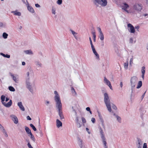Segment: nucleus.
Wrapping results in <instances>:
<instances>
[{
	"label": "nucleus",
	"mask_w": 148,
	"mask_h": 148,
	"mask_svg": "<svg viewBox=\"0 0 148 148\" xmlns=\"http://www.w3.org/2000/svg\"><path fill=\"white\" fill-rule=\"evenodd\" d=\"M55 94L54 100L56 102V107L58 109V115L61 120L64 119V118L62 111V104L60 96L56 91H54Z\"/></svg>",
	"instance_id": "1"
},
{
	"label": "nucleus",
	"mask_w": 148,
	"mask_h": 148,
	"mask_svg": "<svg viewBox=\"0 0 148 148\" xmlns=\"http://www.w3.org/2000/svg\"><path fill=\"white\" fill-rule=\"evenodd\" d=\"M104 96V102L108 111L110 112H111V106L113 109L115 110H116L117 108L116 106L114 104L111 103L108 94L107 93H105Z\"/></svg>",
	"instance_id": "2"
},
{
	"label": "nucleus",
	"mask_w": 148,
	"mask_h": 148,
	"mask_svg": "<svg viewBox=\"0 0 148 148\" xmlns=\"http://www.w3.org/2000/svg\"><path fill=\"white\" fill-rule=\"evenodd\" d=\"M99 131L100 133L101 138L104 145V147H107L106 145L107 143L106 142V139L105 137L103 131L101 127H99Z\"/></svg>",
	"instance_id": "3"
},
{
	"label": "nucleus",
	"mask_w": 148,
	"mask_h": 148,
	"mask_svg": "<svg viewBox=\"0 0 148 148\" xmlns=\"http://www.w3.org/2000/svg\"><path fill=\"white\" fill-rule=\"evenodd\" d=\"M138 78L136 76H133L130 79V83L131 84V89L132 90V92L133 89L135 87V85L138 81Z\"/></svg>",
	"instance_id": "4"
},
{
	"label": "nucleus",
	"mask_w": 148,
	"mask_h": 148,
	"mask_svg": "<svg viewBox=\"0 0 148 148\" xmlns=\"http://www.w3.org/2000/svg\"><path fill=\"white\" fill-rule=\"evenodd\" d=\"M134 9L137 11H140L142 9V5L141 4H135L133 6Z\"/></svg>",
	"instance_id": "5"
},
{
	"label": "nucleus",
	"mask_w": 148,
	"mask_h": 148,
	"mask_svg": "<svg viewBox=\"0 0 148 148\" xmlns=\"http://www.w3.org/2000/svg\"><path fill=\"white\" fill-rule=\"evenodd\" d=\"M127 27L129 28L128 29L131 33H134L135 32L134 27L131 24L128 23L127 24Z\"/></svg>",
	"instance_id": "6"
},
{
	"label": "nucleus",
	"mask_w": 148,
	"mask_h": 148,
	"mask_svg": "<svg viewBox=\"0 0 148 148\" xmlns=\"http://www.w3.org/2000/svg\"><path fill=\"white\" fill-rule=\"evenodd\" d=\"M10 116L12 118V120L15 124H16L18 123V119L15 115L12 114L10 115Z\"/></svg>",
	"instance_id": "7"
},
{
	"label": "nucleus",
	"mask_w": 148,
	"mask_h": 148,
	"mask_svg": "<svg viewBox=\"0 0 148 148\" xmlns=\"http://www.w3.org/2000/svg\"><path fill=\"white\" fill-rule=\"evenodd\" d=\"M78 143L80 148H82L83 146V142L82 140L79 137H77Z\"/></svg>",
	"instance_id": "8"
},
{
	"label": "nucleus",
	"mask_w": 148,
	"mask_h": 148,
	"mask_svg": "<svg viewBox=\"0 0 148 148\" xmlns=\"http://www.w3.org/2000/svg\"><path fill=\"white\" fill-rule=\"evenodd\" d=\"M97 112L98 113V115L99 119L100 121L101 122V125L103 127H104V124L103 123L104 121L101 115V114L100 113V112H99V111L97 110Z\"/></svg>",
	"instance_id": "9"
},
{
	"label": "nucleus",
	"mask_w": 148,
	"mask_h": 148,
	"mask_svg": "<svg viewBox=\"0 0 148 148\" xmlns=\"http://www.w3.org/2000/svg\"><path fill=\"white\" fill-rule=\"evenodd\" d=\"M104 82L109 86L111 89H112V88L110 82L105 77L104 78Z\"/></svg>",
	"instance_id": "10"
},
{
	"label": "nucleus",
	"mask_w": 148,
	"mask_h": 148,
	"mask_svg": "<svg viewBox=\"0 0 148 148\" xmlns=\"http://www.w3.org/2000/svg\"><path fill=\"white\" fill-rule=\"evenodd\" d=\"M12 103V101L11 100H10V101L7 103H6L5 102H4L3 104L6 107H10Z\"/></svg>",
	"instance_id": "11"
},
{
	"label": "nucleus",
	"mask_w": 148,
	"mask_h": 148,
	"mask_svg": "<svg viewBox=\"0 0 148 148\" xmlns=\"http://www.w3.org/2000/svg\"><path fill=\"white\" fill-rule=\"evenodd\" d=\"M18 105L20 109L22 111H24L25 109L24 106H23L22 103L21 102H19L18 103Z\"/></svg>",
	"instance_id": "12"
},
{
	"label": "nucleus",
	"mask_w": 148,
	"mask_h": 148,
	"mask_svg": "<svg viewBox=\"0 0 148 148\" xmlns=\"http://www.w3.org/2000/svg\"><path fill=\"white\" fill-rule=\"evenodd\" d=\"M93 3L97 7L99 6V4L101 5V0H93Z\"/></svg>",
	"instance_id": "13"
},
{
	"label": "nucleus",
	"mask_w": 148,
	"mask_h": 148,
	"mask_svg": "<svg viewBox=\"0 0 148 148\" xmlns=\"http://www.w3.org/2000/svg\"><path fill=\"white\" fill-rule=\"evenodd\" d=\"M27 7L28 10L29 12L32 13H34V11L33 8H32V7H31V6H29V4L28 3H27Z\"/></svg>",
	"instance_id": "14"
},
{
	"label": "nucleus",
	"mask_w": 148,
	"mask_h": 148,
	"mask_svg": "<svg viewBox=\"0 0 148 148\" xmlns=\"http://www.w3.org/2000/svg\"><path fill=\"white\" fill-rule=\"evenodd\" d=\"M56 126L58 128H59L60 127L62 126V122L60 121L58 119H57L56 121Z\"/></svg>",
	"instance_id": "15"
},
{
	"label": "nucleus",
	"mask_w": 148,
	"mask_h": 148,
	"mask_svg": "<svg viewBox=\"0 0 148 148\" xmlns=\"http://www.w3.org/2000/svg\"><path fill=\"white\" fill-rule=\"evenodd\" d=\"M11 13H13L14 15L18 16H21V13L20 12H18V10H16L14 11H12Z\"/></svg>",
	"instance_id": "16"
},
{
	"label": "nucleus",
	"mask_w": 148,
	"mask_h": 148,
	"mask_svg": "<svg viewBox=\"0 0 148 148\" xmlns=\"http://www.w3.org/2000/svg\"><path fill=\"white\" fill-rule=\"evenodd\" d=\"M107 4V0H101V5L102 6H105Z\"/></svg>",
	"instance_id": "17"
},
{
	"label": "nucleus",
	"mask_w": 148,
	"mask_h": 148,
	"mask_svg": "<svg viewBox=\"0 0 148 148\" xmlns=\"http://www.w3.org/2000/svg\"><path fill=\"white\" fill-rule=\"evenodd\" d=\"M25 130L27 134H29L32 133L31 130L27 126H25Z\"/></svg>",
	"instance_id": "18"
},
{
	"label": "nucleus",
	"mask_w": 148,
	"mask_h": 148,
	"mask_svg": "<svg viewBox=\"0 0 148 148\" xmlns=\"http://www.w3.org/2000/svg\"><path fill=\"white\" fill-rule=\"evenodd\" d=\"M113 115L116 118L117 120L119 123H121V118L120 116L116 115L114 113L113 114Z\"/></svg>",
	"instance_id": "19"
},
{
	"label": "nucleus",
	"mask_w": 148,
	"mask_h": 148,
	"mask_svg": "<svg viewBox=\"0 0 148 148\" xmlns=\"http://www.w3.org/2000/svg\"><path fill=\"white\" fill-rule=\"evenodd\" d=\"M123 4L124 5L123 6H122L123 7L122 9L123 10H124V9H126L127 8H128L129 7V5L126 3H123Z\"/></svg>",
	"instance_id": "20"
},
{
	"label": "nucleus",
	"mask_w": 148,
	"mask_h": 148,
	"mask_svg": "<svg viewBox=\"0 0 148 148\" xmlns=\"http://www.w3.org/2000/svg\"><path fill=\"white\" fill-rule=\"evenodd\" d=\"M25 83L26 85V87H29V86L31 85L30 83L29 82V78H26Z\"/></svg>",
	"instance_id": "21"
},
{
	"label": "nucleus",
	"mask_w": 148,
	"mask_h": 148,
	"mask_svg": "<svg viewBox=\"0 0 148 148\" xmlns=\"http://www.w3.org/2000/svg\"><path fill=\"white\" fill-rule=\"evenodd\" d=\"M0 55L1 56H2L6 58H10V55L7 54L5 55L2 53H0Z\"/></svg>",
	"instance_id": "22"
},
{
	"label": "nucleus",
	"mask_w": 148,
	"mask_h": 148,
	"mask_svg": "<svg viewBox=\"0 0 148 148\" xmlns=\"http://www.w3.org/2000/svg\"><path fill=\"white\" fill-rule=\"evenodd\" d=\"M99 38L101 40H104V36L103 33H99Z\"/></svg>",
	"instance_id": "23"
},
{
	"label": "nucleus",
	"mask_w": 148,
	"mask_h": 148,
	"mask_svg": "<svg viewBox=\"0 0 148 148\" xmlns=\"http://www.w3.org/2000/svg\"><path fill=\"white\" fill-rule=\"evenodd\" d=\"M29 86V87H27V88L29 90V91L31 93H33V91L32 85H31Z\"/></svg>",
	"instance_id": "24"
},
{
	"label": "nucleus",
	"mask_w": 148,
	"mask_h": 148,
	"mask_svg": "<svg viewBox=\"0 0 148 148\" xmlns=\"http://www.w3.org/2000/svg\"><path fill=\"white\" fill-rule=\"evenodd\" d=\"M142 85V82L141 81H139L138 83V85L136 87L137 88H140Z\"/></svg>",
	"instance_id": "25"
},
{
	"label": "nucleus",
	"mask_w": 148,
	"mask_h": 148,
	"mask_svg": "<svg viewBox=\"0 0 148 148\" xmlns=\"http://www.w3.org/2000/svg\"><path fill=\"white\" fill-rule=\"evenodd\" d=\"M5 97L4 95H2L1 97V102L3 104V103L5 102L4 101L5 100Z\"/></svg>",
	"instance_id": "26"
},
{
	"label": "nucleus",
	"mask_w": 148,
	"mask_h": 148,
	"mask_svg": "<svg viewBox=\"0 0 148 148\" xmlns=\"http://www.w3.org/2000/svg\"><path fill=\"white\" fill-rule=\"evenodd\" d=\"M24 52L26 54H32V52L31 50L24 51Z\"/></svg>",
	"instance_id": "27"
},
{
	"label": "nucleus",
	"mask_w": 148,
	"mask_h": 148,
	"mask_svg": "<svg viewBox=\"0 0 148 148\" xmlns=\"http://www.w3.org/2000/svg\"><path fill=\"white\" fill-rule=\"evenodd\" d=\"M29 134L30 135V138L34 142H35V139L33 135L32 134V133Z\"/></svg>",
	"instance_id": "28"
},
{
	"label": "nucleus",
	"mask_w": 148,
	"mask_h": 148,
	"mask_svg": "<svg viewBox=\"0 0 148 148\" xmlns=\"http://www.w3.org/2000/svg\"><path fill=\"white\" fill-rule=\"evenodd\" d=\"M8 35L5 32H4L3 33V35H2V36L3 38L4 39H6L7 38V37L8 36Z\"/></svg>",
	"instance_id": "29"
},
{
	"label": "nucleus",
	"mask_w": 148,
	"mask_h": 148,
	"mask_svg": "<svg viewBox=\"0 0 148 148\" xmlns=\"http://www.w3.org/2000/svg\"><path fill=\"white\" fill-rule=\"evenodd\" d=\"M71 90L72 93L73 94H74L75 95H77L76 92L75 91V89H74V88H73V87H71Z\"/></svg>",
	"instance_id": "30"
},
{
	"label": "nucleus",
	"mask_w": 148,
	"mask_h": 148,
	"mask_svg": "<svg viewBox=\"0 0 148 148\" xmlns=\"http://www.w3.org/2000/svg\"><path fill=\"white\" fill-rule=\"evenodd\" d=\"M9 90L11 91L14 92L15 91L14 88L12 86H10L8 87Z\"/></svg>",
	"instance_id": "31"
},
{
	"label": "nucleus",
	"mask_w": 148,
	"mask_h": 148,
	"mask_svg": "<svg viewBox=\"0 0 148 148\" xmlns=\"http://www.w3.org/2000/svg\"><path fill=\"white\" fill-rule=\"evenodd\" d=\"M30 126L32 128V129L34 131H36L37 129L32 124H30Z\"/></svg>",
	"instance_id": "32"
},
{
	"label": "nucleus",
	"mask_w": 148,
	"mask_h": 148,
	"mask_svg": "<svg viewBox=\"0 0 148 148\" xmlns=\"http://www.w3.org/2000/svg\"><path fill=\"white\" fill-rule=\"evenodd\" d=\"M145 66H143L142 67L141 71L142 74H145Z\"/></svg>",
	"instance_id": "33"
},
{
	"label": "nucleus",
	"mask_w": 148,
	"mask_h": 148,
	"mask_svg": "<svg viewBox=\"0 0 148 148\" xmlns=\"http://www.w3.org/2000/svg\"><path fill=\"white\" fill-rule=\"evenodd\" d=\"M36 64L37 66L39 67H41L42 64L41 63H40L39 62H36Z\"/></svg>",
	"instance_id": "34"
},
{
	"label": "nucleus",
	"mask_w": 148,
	"mask_h": 148,
	"mask_svg": "<svg viewBox=\"0 0 148 148\" xmlns=\"http://www.w3.org/2000/svg\"><path fill=\"white\" fill-rule=\"evenodd\" d=\"M128 62H125L124 63V67L125 69H128Z\"/></svg>",
	"instance_id": "35"
},
{
	"label": "nucleus",
	"mask_w": 148,
	"mask_h": 148,
	"mask_svg": "<svg viewBox=\"0 0 148 148\" xmlns=\"http://www.w3.org/2000/svg\"><path fill=\"white\" fill-rule=\"evenodd\" d=\"M76 123L77 126L78 128L80 127L82 125V123H80V122H79L77 123Z\"/></svg>",
	"instance_id": "36"
},
{
	"label": "nucleus",
	"mask_w": 148,
	"mask_h": 148,
	"mask_svg": "<svg viewBox=\"0 0 148 148\" xmlns=\"http://www.w3.org/2000/svg\"><path fill=\"white\" fill-rule=\"evenodd\" d=\"M133 56L132 57V58H131L130 59V65L131 66H132V64H133Z\"/></svg>",
	"instance_id": "37"
},
{
	"label": "nucleus",
	"mask_w": 148,
	"mask_h": 148,
	"mask_svg": "<svg viewBox=\"0 0 148 148\" xmlns=\"http://www.w3.org/2000/svg\"><path fill=\"white\" fill-rule=\"evenodd\" d=\"M12 78L15 81V82L16 83H17L18 82V80H16V78L14 76H13V77H12Z\"/></svg>",
	"instance_id": "38"
},
{
	"label": "nucleus",
	"mask_w": 148,
	"mask_h": 148,
	"mask_svg": "<svg viewBox=\"0 0 148 148\" xmlns=\"http://www.w3.org/2000/svg\"><path fill=\"white\" fill-rule=\"evenodd\" d=\"M70 31L71 32H72V34L74 36H75V35H76L77 34V33H76L74 31H73L71 29H70Z\"/></svg>",
	"instance_id": "39"
},
{
	"label": "nucleus",
	"mask_w": 148,
	"mask_h": 148,
	"mask_svg": "<svg viewBox=\"0 0 148 148\" xmlns=\"http://www.w3.org/2000/svg\"><path fill=\"white\" fill-rule=\"evenodd\" d=\"M94 54L95 55L96 57V58L97 59H99V56L98 53H97V51L95 52Z\"/></svg>",
	"instance_id": "40"
},
{
	"label": "nucleus",
	"mask_w": 148,
	"mask_h": 148,
	"mask_svg": "<svg viewBox=\"0 0 148 148\" xmlns=\"http://www.w3.org/2000/svg\"><path fill=\"white\" fill-rule=\"evenodd\" d=\"M82 122L83 123H86V120L85 119L84 117H82Z\"/></svg>",
	"instance_id": "41"
},
{
	"label": "nucleus",
	"mask_w": 148,
	"mask_h": 148,
	"mask_svg": "<svg viewBox=\"0 0 148 148\" xmlns=\"http://www.w3.org/2000/svg\"><path fill=\"white\" fill-rule=\"evenodd\" d=\"M62 2V0H58L57 1V3L58 5H60Z\"/></svg>",
	"instance_id": "42"
},
{
	"label": "nucleus",
	"mask_w": 148,
	"mask_h": 148,
	"mask_svg": "<svg viewBox=\"0 0 148 148\" xmlns=\"http://www.w3.org/2000/svg\"><path fill=\"white\" fill-rule=\"evenodd\" d=\"M52 12L53 14H56V9L55 8H53L52 10Z\"/></svg>",
	"instance_id": "43"
},
{
	"label": "nucleus",
	"mask_w": 148,
	"mask_h": 148,
	"mask_svg": "<svg viewBox=\"0 0 148 148\" xmlns=\"http://www.w3.org/2000/svg\"><path fill=\"white\" fill-rule=\"evenodd\" d=\"M91 121L93 123H94L95 122V119L94 118H92Z\"/></svg>",
	"instance_id": "44"
},
{
	"label": "nucleus",
	"mask_w": 148,
	"mask_h": 148,
	"mask_svg": "<svg viewBox=\"0 0 148 148\" xmlns=\"http://www.w3.org/2000/svg\"><path fill=\"white\" fill-rule=\"evenodd\" d=\"M133 39L132 38H131L130 39V43L132 44L133 43Z\"/></svg>",
	"instance_id": "45"
},
{
	"label": "nucleus",
	"mask_w": 148,
	"mask_h": 148,
	"mask_svg": "<svg viewBox=\"0 0 148 148\" xmlns=\"http://www.w3.org/2000/svg\"><path fill=\"white\" fill-rule=\"evenodd\" d=\"M143 148H147V144L146 143H144L143 144Z\"/></svg>",
	"instance_id": "46"
},
{
	"label": "nucleus",
	"mask_w": 148,
	"mask_h": 148,
	"mask_svg": "<svg viewBox=\"0 0 148 148\" xmlns=\"http://www.w3.org/2000/svg\"><path fill=\"white\" fill-rule=\"evenodd\" d=\"M89 40L90 41V43L91 45H93V44H92V40H91V38L90 37L89 38Z\"/></svg>",
	"instance_id": "47"
},
{
	"label": "nucleus",
	"mask_w": 148,
	"mask_h": 148,
	"mask_svg": "<svg viewBox=\"0 0 148 148\" xmlns=\"http://www.w3.org/2000/svg\"><path fill=\"white\" fill-rule=\"evenodd\" d=\"M97 29H98V31L99 32V33H102V32L101 30V29L100 27H98Z\"/></svg>",
	"instance_id": "48"
},
{
	"label": "nucleus",
	"mask_w": 148,
	"mask_h": 148,
	"mask_svg": "<svg viewBox=\"0 0 148 148\" xmlns=\"http://www.w3.org/2000/svg\"><path fill=\"white\" fill-rule=\"evenodd\" d=\"M27 77L26 78H29V72H28L27 73Z\"/></svg>",
	"instance_id": "49"
},
{
	"label": "nucleus",
	"mask_w": 148,
	"mask_h": 148,
	"mask_svg": "<svg viewBox=\"0 0 148 148\" xmlns=\"http://www.w3.org/2000/svg\"><path fill=\"white\" fill-rule=\"evenodd\" d=\"M91 47L92 51L95 50V49L93 45H91Z\"/></svg>",
	"instance_id": "50"
},
{
	"label": "nucleus",
	"mask_w": 148,
	"mask_h": 148,
	"mask_svg": "<svg viewBox=\"0 0 148 148\" xmlns=\"http://www.w3.org/2000/svg\"><path fill=\"white\" fill-rule=\"evenodd\" d=\"M27 120H32V119L29 116H27Z\"/></svg>",
	"instance_id": "51"
},
{
	"label": "nucleus",
	"mask_w": 148,
	"mask_h": 148,
	"mask_svg": "<svg viewBox=\"0 0 148 148\" xmlns=\"http://www.w3.org/2000/svg\"><path fill=\"white\" fill-rule=\"evenodd\" d=\"M0 128L2 130V132H3L5 131L4 128V127L2 126V127L1 128Z\"/></svg>",
	"instance_id": "52"
},
{
	"label": "nucleus",
	"mask_w": 148,
	"mask_h": 148,
	"mask_svg": "<svg viewBox=\"0 0 148 148\" xmlns=\"http://www.w3.org/2000/svg\"><path fill=\"white\" fill-rule=\"evenodd\" d=\"M86 110L88 111H90V108L89 107H87L86 108Z\"/></svg>",
	"instance_id": "53"
},
{
	"label": "nucleus",
	"mask_w": 148,
	"mask_h": 148,
	"mask_svg": "<svg viewBox=\"0 0 148 148\" xmlns=\"http://www.w3.org/2000/svg\"><path fill=\"white\" fill-rule=\"evenodd\" d=\"M35 6L37 8L40 7V5L36 3L35 4Z\"/></svg>",
	"instance_id": "54"
},
{
	"label": "nucleus",
	"mask_w": 148,
	"mask_h": 148,
	"mask_svg": "<svg viewBox=\"0 0 148 148\" xmlns=\"http://www.w3.org/2000/svg\"><path fill=\"white\" fill-rule=\"evenodd\" d=\"M3 132L5 135V136L6 137H7L8 136V134H7V133H6V132L5 131Z\"/></svg>",
	"instance_id": "55"
},
{
	"label": "nucleus",
	"mask_w": 148,
	"mask_h": 148,
	"mask_svg": "<svg viewBox=\"0 0 148 148\" xmlns=\"http://www.w3.org/2000/svg\"><path fill=\"white\" fill-rule=\"evenodd\" d=\"M75 121H76V123L79 122L78 117L77 116L76 117V119H75Z\"/></svg>",
	"instance_id": "56"
},
{
	"label": "nucleus",
	"mask_w": 148,
	"mask_h": 148,
	"mask_svg": "<svg viewBox=\"0 0 148 148\" xmlns=\"http://www.w3.org/2000/svg\"><path fill=\"white\" fill-rule=\"evenodd\" d=\"M86 130L89 134H90V133L89 131V129L88 128H86Z\"/></svg>",
	"instance_id": "57"
},
{
	"label": "nucleus",
	"mask_w": 148,
	"mask_h": 148,
	"mask_svg": "<svg viewBox=\"0 0 148 148\" xmlns=\"http://www.w3.org/2000/svg\"><path fill=\"white\" fill-rule=\"evenodd\" d=\"M93 40L94 42H95L96 41V36H93Z\"/></svg>",
	"instance_id": "58"
},
{
	"label": "nucleus",
	"mask_w": 148,
	"mask_h": 148,
	"mask_svg": "<svg viewBox=\"0 0 148 148\" xmlns=\"http://www.w3.org/2000/svg\"><path fill=\"white\" fill-rule=\"evenodd\" d=\"M139 28H140V27L139 26H136L135 27L134 29L135 28V29H136L137 30H138V29H139Z\"/></svg>",
	"instance_id": "59"
},
{
	"label": "nucleus",
	"mask_w": 148,
	"mask_h": 148,
	"mask_svg": "<svg viewBox=\"0 0 148 148\" xmlns=\"http://www.w3.org/2000/svg\"><path fill=\"white\" fill-rule=\"evenodd\" d=\"M27 146L29 147H29H31V146H32L30 143H27Z\"/></svg>",
	"instance_id": "60"
},
{
	"label": "nucleus",
	"mask_w": 148,
	"mask_h": 148,
	"mask_svg": "<svg viewBox=\"0 0 148 148\" xmlns=\"http://www.w3.org/2000/svg\"><path fill=\"white\" fill-rule=\"evenodd\" d=\"M25 141H26V142H27L28 143H30V142H29V139H25Z\"/></svg>",
	"instance_id": "61"
},
{
	"label": "nucleus",
	"mask_w": 148,
	"mask_h": 148,
	"mask_svg": "<svg viewBox=\"0 0 148 148\" xmlns=\"http://www.w3.org/2000/svg\"><path fill=\"white\" fill-rule=\"evenodd\" d=\"M73 111H74L75 113V115L77 116V112H76V111H75V109H74L73 110Z\"/></svg>",
	"instance_id": "62"
},
{
	"label": "nucleus",
	"mask_w": 148,
	"mask_h": 148,
	"mask_svg": "<svg viewBox=\"0 0 148 148\" xmlns=\"http://www.w3.org/2000/svg\"><path fill=\"white\" fill-rule=\"evenodd\" d=\"M22 0V2L23 3H24L26 5H27V3L25 1V0Z\"/></svg>",
	"instance_id": "63"
},
{
	"label": "nucleus",
	"mask_w": 148,
	"mask_h": 148,
	"mask_svg": "<svg viewBox=\"0 0 148 148\" xmlns=\"http://www.w3.org/2000/svg\"><path fill=\"white\" fill-rule=\"evenodd\" d=\"M9 74H10V75L12 77H13V76H14V75L12 73H11V72H10L9 73Z\"/></svg>",
	"instance_id": "64"
}]
</instances>
